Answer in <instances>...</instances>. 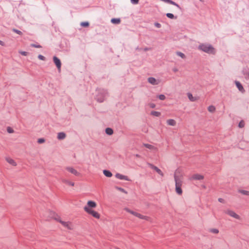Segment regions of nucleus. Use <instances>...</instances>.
<instances>
[{
	"label": "nucleus",
	"instance_id": "obj_1",
	"mask_svg": "<svg viewBox=\"0 0 249 249\" xmlns=\"http://www.w3.org/2000/svg\"><path fill=\"white\" fill-rule=\"evenodd\" d=\"M174 180L175 182V191L178 195L182 194L181 187L183 184L184 175L181 169H177L174 173Z\"/></svg>",
	"mask_w": 249,
	"mask_h": 249
},
{
	"label": "nucleus",
	"instance_id": "obj_2",
	"mask_svg": "<svg viewBox=\"0 0 249 249\" xmlns=\"http://www.w3.org/2000/svg\"><path fill=\"white\" fill-rule=\"evenodd\" d=\"M96 203L93 201H88L86 205L84 207V211L92 215L94 217L99 219L100 215V214L97 212L92 210V208H94L96 207Z\"/></svg>",
	"mask_w": 249,
	"mask_h": 249
},
{
	"label": "nucleus",
	"instance_id": "obj_3",
	"mask_svg": "<svg viewBox=\"0 0 249 249\" xmlns=\"http://www.w3.org/2000/svg\"><path fill=\"white\" fill-rule=\"evenodd\" d=\"M198 49L199 50H201L209 54H214L215 53V49L211 44H200L198 46Z\"/></svg>",
	"mask_w": 249,
	"mask_h": 249
},
{
	"label": "nucleus",
	"instance_id": "obj_4",
	"mask_svg": "<svg viewBox=\"0 0 249 249\" xmlns=\"http://www.w3.org/2000/svg\"><path fill=\"white\" fill-rule=\"evenodd\" d=\"M43 216L46 221H50L52 219L56 221L59 215L53 211L49 210L43 214Z\"/></svg>",
	"mask_w": 249,
	"mask_h": 249
},
{
	"label": "nucleus",
	"instance_id": "obj_5",
	"mask_svg": "<svg viewBox=\"0 0 249 249\" xmlns=\"http://www.w3.org/2000/svg\"><path fill=\"white\" fill-rule=\"evenodd\" d=\"M97 91V93L96 95V99L98 102L102 103L105 100L107 92L106 90L103 89H98Z\"/></svg>",
	"mask_w": 249,
	"mask_h": 249
},
{
	"label": "nucleus",
	"instance_id": "obj_6",
	"mask_svg": "<svg viewBox=\"0 0 249 249\" xmlns=\"http://www.w3.org/2000/svg\"><path fill=\"white\" fill-rule=\"evenodd\" d=\"M56 221L60 223L64 228H67L68 230L74 229V226L72 222L63 220L59 215Z\"/></svg>",
	"mask_w": 249,
	"mask_h": 249
},
{
	"label": "nucleus",
	"instance_id": "obj_7",
	"mask_svg": "<svg viewBox=\"0 0 249 249\" xmlns=\"http://www.w3.org/2000/svg\"><path fill=\"white\" fill-rule=\"evenodd\" d=\"M225 213L228 214V215L230 216L231 217H232L236 219H241V216L238 214H237L234 211L231 210L227 209L225 211Z\"/></svg>",
	"mask_w": 249,
	"mask_h": 249
},
{
	"label": "nucleus",
	"instance_id": "obj_8",
	"mask_svg": "<svg viewBox=\"0 0 249 249\" xmlns=\"http://www.w3.org/2000/svg\"><path fill=\"white\" fill-rule=\"evenodd\" d=\"M147 81L149 83L154 86L158 85L161 82V80L160 79H156L153 77L148 78Z\"/></svg>",
	"mask_w": 249,
	"mask_h": 249
},
{
	"label": "nucleus",
	"instance_id": "obj_9",
	"mask_svg": "<svg viewBox=\"0 0 249 249\" xmlns=\"http://www.w3.org/2000/svg\"><path fill=\"white\" fill-rule=\"evenodd\" d=\"M148 166L150 167L151 169L154 170L158 174H159L161 177H163L164 176V174L162 172V171L159 169L158 167L154 165L153 164L148 163Z\"/></svg>",
	"mask_w": 249,
	"mask_h": 249
},
{
	"label": "nucleus",
	"instance_id": "obj_10",
	"mask_svg": "<svg viewBox=\"0 0 249 249\" xmlns=\"http://www.w3.org/2000/svg\"><path fill=\"white\" fill-rule=\"evenodd\" d=\"M53 61L54 63L56 65L58 71H60L61 67V63L60 59L56 56H54L53 57Z\"/></svg>",
	"mask_w": 249,
	"mask_h": 249
},
{
	"label": "nucleus",
	"instance_id": "obj_11",
	"mask_svg": "<svg viewBox=\"0 0 249 249\" xmlns=\"http://www.w3.org/2000/svg\"><path fill=\"white\" fill-rule=\"evenodd\" d=\"M66 170L69 172L77 176H80V174L74 168L72 167H67Z\"/></svg>",
	"mask_w": 249,
	"mask_h": 249
},
{
	"label": "nucleus",
	"instance_id": "obj_12",
	"mask_svg": "<svg viewBox=\"0 0 249 249\" xmlns=\"http://www.w3.org/2000/svg\"><path fill=\"white\" fill-rule=\"evenodd\" d=\"M133 215H134V216H135L140 219H144V220H145L147 221H148L150 219V218L149 217H148L147 216L143 215L141 214V213H139L136 212H134Z\"/></svg>",
	"mask_w": 249,
	"mask_h": 249
},
{
	"label": "nucleus",
	"instance_id": "obj_13",
	"mask_svg": "<svg viewBox=\"0 0 249 249\" xmlns=\"http://www.w3.org/2000/svg\"><path fill=\"white\" fill-rule=\"evenodd\" d=\"M204 178V176L200 174H196L191 177V180H202Z\"/></svg>",
	"mask_w": 249,
	"mask_h": 249
},
{
	"label": "nucleus",
	"instance_id": "obj_14",
	"mask_svg": "<svg viewBox=\"0 0 249 249\" xmlns=\"http://www.w3.org/2000/svg\"><path fill=\"white\" fill-rule=\"evenodd\" d=\"M66 137V134L64 132H59L57 134V139L59 141L64 140Z\"/></svg>",
	"mask_w": 249,
	"mask_h": 249
},
{
	"label": "nucleus",
	"instance_id": "obj_15",
	"mask_svg": "<svg viewBox=\"0 0 249 249\" xmlns=\"http://www.w3.org/2000/svg\"><path fill=\"white\" fill-rule=\"evenodd\" d=\"M115 177L118 179H121V180H127V181H129L130 179L129 178H128V177L126 176H124V175H122V174H120L119 173H117L116 175H115Z\"/></svg>",
	"mask_w": 249,
	"mask_h": 249
},
{
	"label": "nucleus",
	"instance_id": "obj_16",
	"mask_svg": "<svg viewBox=\"0 0 249 249\" xmlns=\"http://www.w3.org/2000/svg\"><path fill=\"white\" fill-rule=\"evenodd\" d=\"M5 160L8 163L14 166H16L17 165L16 162L10 157H6Z\"/></svg>",
	"mask_w": 249,
	"mask_h": 249
},
{
	"label": "nucleus",
	"instance_id": "obj_17",
	"mask_svg": "<svg viewBox=\"0 0 249 249\" xmlns=\"http://www.w3.org/2000/svg\"><path fill=\"white\" fill-rule=\"evenodd\" d=\"M166 123L168 125L174 126L176 125L177 122L174 119H168L166 121Z\"/></svg>",
	"mask_w": 249,
	"mask_h": 249
},
{
	"label": "nucleus",
	"instance_id": "obj_18",
	"mask_svg": "<svg viewBox=\"0 0 249 249\" xmlns=\"http://www.w3.org/2000/svg\"><path fill=\"white\" fill-rule=\"evenodd\" d=\"M62 181L63 183H65L67 185H70L71 186H74V183L72 181H71L68 179L63 178L62 179Z\"/></svg>",
	"mask_w": 249,
	"mask_h": 249
},
{
	"label": "nucleus",
	"instance_id": "obj_19",
	"mask_svg": "<svg viewBox=\"0 0 249 249\" xmlns=\"http://www.w3.org/2000/svg\"><path fill=\"white\" fill-rule=\"evenodd\" d=\"M143 145L147 148H148V149H151L153 151H157V150H158L157 148H156L154 146L149 144L144 143V144H143Z\"/></svg>",
	"mask_w": 249,
	"mask_h": 249
},
{
	"label": "nucleus",
	"instance_id": "obj_20",
	"mask_svg": "<svg viewBox=\"0 0 249 249\" xmlns=\"http://www.w3.org/2000/svg\"><path fill=\"white\" fill-rule=\"evenodd\" d=\"M235 85H236L237 88L240 91H241L242 92L244 91V89L242 85L241 84V83L239 82L235 81Z\"/></svg>",
	"mask_w": 249,
	"mask_h": 249
},
{
	"label": "nucleus",
	"instance_id": "obj_21",
	"mask_svg": "<svg viewBox=\"0 0 249 249\" xmlns=\"http://www.w3.org/2000/svg\"><path fill=\"white\" fill-rule=\"evenodd\" d=\"M187 95L188 99L191 102H195L197 100V98L196 97H194L192 94L191 93H188Z\"/></svg>",
	"mask_w": 249,
	"mask_h": 249
},
{
	"label": "nucleus",
	"instance_id": "obj_22",
	"mask_svg": "<svg viewBox=\"0 0 249 249\" xmlns=\"http://www.w3.org/2000/svg\"><path fill=\"white\" fill-rule=\"evenodd\" d=\"M103 174L107 177L110 178L112 176V174L111 173V172H110L108 170H103Z\"/></svg>",
	"mask_w": 249,
	"mask_h": 249
},
{
	"label": "nucleus",
	"instance_id": "obj_23",
	"mask_svg": "<svg viewBox=\"0 0 249 249\" xmlns=\"http://www.w3.org/2000/svg\"><path fill=\"white\" fill-rule=\"evenodd\" d=\"M238 192L242 195H244L249 196V191L242 190V189H239L238 190Z\"/></svg>",
	"mask_w": 249,
	"mask_h": 249
},
{
	"label": "nucleus",
	"instance_id": "obj_24",
	"mask_svg": "<svg viewBox=\"0 0 249 249\" xmlns=\"http://www.w3.org/2000/svg\"><path fill=\"white\" fill-rule=\"evenodd\" d=\"M105 132H106V134L108 135H111L113 133V129L109 127L107 128L105 130Z\"/></svg>",
	"mask_w": 249,
	"mask_h": 249
},
{
	"label": "nucleus",
	"instance_id": "obj_25",
	"mask_svg": "<svg viewBox=\"0 0 249 249\" xmlns=\"http://www.w3.org/2000/svg\"><path fill=\"white\" fill-rule=\"evenodd\" d=\"M215 109H216V108H215V107L213 105H211V106H209L208 107V111L211 113L214 112L215 111Z\"/></svg>",
	"mask_w": 249,
	"mask_h": 249
},
{
	"label": "nucleus",
	"instance_id": "obj_26",
	"mask_svg": "<svg viewBox=\"0 0 249 249\" xmlns=\"http://www.w3.org/2000/svg\"><path fill=\"white\" fill-rule=\"evenodd\" d=\"M150 114L151 115L156 116V117H159L161 114L160 112L156 111H151Z\"/></svg>",
	"mask_w": 249,
	"mask_h": 249
},
{
	"label": "nucleus",
	"instance_id": "obj_27",
	"mask_svg": "<svg viewBox=\"0 0 249 249\" xmlns=\"http://www.w3.org/2000/svg\"><path fill=\"white\" fill-rule=\"evenodd\" d=\"M111 22L113 24H119L121 22V20L120 18H112Z\"/></svg>",
	"mask_w": 249,
	"mask_h": 249
},
{
	"label": "nucleus",
	"instance_id": "obj_28",
	"mask_svg": "<svg viewBox=\"0 0 249 249\" xmlns=\"http://www.w3.org/2000/svg\"><path fill=\"white\" fill-rule=\"evenodd\" d=\"M176 54L178 56L180 57L182 59H185L186 58L185 55L180 52H177Z\"/></svg>",
	"mask_w": 249,
	"mask_h": 249
},
{
	"label": "nucleus",
	"instance_id": "obj_29",
	"mask_svg": "<svg viewBox=\"0 0 249 249\" xmlns=\"http://www.w3.org/2000/svg\"><path fill=\"white\" fill-rule=\"evenodd\" d=\"M115 188L117 190L120 191V192H121L122 193H124L125 194H127V192L124 189L122 188L116 186V187H115Z\"/></svg>",
	"mask_w": 249,
	"mask_h": 249
},
{
	"label": "nucleus",
	"instance_id": "obj_30",
	"mask_svg": "<svg viewBox=\"0 0 249 249\" xmlns=\"http://www.w3.org/2000/svg\"><path fill=\"white\" fill-rule=\"evenodd\" d=\"M166 16L171 19H174L176 18V17H175L174 15L173 14L171 13H167L166 14Z\"/></svg>",
	"mask_w": 249,
	"mask_h": 249
},
{
	"label": "nucleus",
	"instance_id": "obj_31",
	"mask_svg": "<svg viewBox=\"0 0 249 249\" xmlns=\"http://www.w3.org/2000/svg\"><path fill=\"white\" fill-rule=\"evenodd\" d=\"M158 97L160 100H164L166 98L165 96L163 94H160L158 96Z\"/></svg>",
	"mask_w": 249,
	"mask_h": 249
},
{
	"label": "nucleus",
	"instance_id": "obj_32",
	"mask_svg": "<svg viewBox=\"0 0 249 249\" xmlns=\"http://www.w3.org/2000/svg\"><path fill=\"white\" fill-rule=\"evenodd\" d=\"M45 142V140L43 138H39L37 140V142L39 144L43 143Z\"/></svg>",
	"mask_w": 249,
	"mask_h": 249
},
{
	"label": "nucleus",
	"instance_id": "obj_33",
	"mask_svg": "<svg viewBox=\"0 0 249 249\" xmlns=\"http://www.w3.org/2000/svg\"><path fill=\"white\" fill-rule=\"evenodd\" d=\"M168 3L171 4L175 5L178 7H179V5L177 3H175V2H174L173 1H172L171 0H169V1L168 2Z\"/></svg>",
	"mask_w": 249,
	"mask_h": 249
},
{
	"label": "nucleus",
	"instance_id": "obj_34",
	"mask_svg": "<svg viewBox=\"0 0 249 249\" xmlns=\"http://www.w3.org/2000/svg\"><path fill=\"white\" fill-rule=\"evenodd\" d=\"M209 231L211 232H213L215 233H217L219 232L218 230L216 229H211Z\"/></svg>",
	"mask_w": 249,
	"mask_h": 249
},
{
	"label": "nucleus",
	"instance_id": "obj_35",
	"mask_svg": "<svg viewBox=\"0 0 249 249\" xmlns=\"http://www.w3.org/2000/svg\"><path fill=\"white\" fill-rule=\"evenodd\" d=\"M81 25L83 27H88L89 25L88 22H83L81 23Z\"/></svg>",
	"mask_w": 249,
	"mask_h": 249
},
{
	"label": "nucleus",
	"instance_id": "obj_36",
	"mask_svg": "<svg viewBox=\"0 0 249 249\" xmlns=\"http://www.w3.org/2000/svg\"><path fill=\"white\" fill-rule=\"evenodd\" d=\"M7 131L9 133H14V131L13 128H12L10 127H8L7 128Z\"/></svg>",
	"mask_w": 249,
	"mask_h": 249
},
{
	"label": "nucleus",
	"instance_id": "obj_37",
	"mask_svg": "<svg viewBox=\"0 0 249 249\" xmlns=\"http://www.w3.org/2000/svg\"><path fill=\"white\" fill-rule=\"evenodd\" d=\"M124 210L127 212L133 214L134 211H133L127 208H125Z\"/></svg>",
	"mask_w": 249,
	"mask_h": 249
},
{
	"label": "nucleus",
	"instance_id": "obj_38",
	"mask_svg": "<svg viewBox=\"0 0 249 249\" xmlns=\"http://www.w3.org/2000/svg\"><path fill=\"white\" fill-rule=\"evenodd\" d=\"M19 53L22 55L26 56L27 55L28 53L24 51H19Z\"/></svg>",
	"mask_w": 249,
	"mask_h": 249
},
{
	"label": "nucleus",
	"instance_id": "obj_39",
	"mask_svg": "<svg viewBox=\"0 0 249 249\" xmlns=\"http://www.w3.org/2000/svg\"><path fill=\"white\" fill-rule=\"evenodd\" d=\"M139 0H130L131 2L133 4H137L139 3Z\"/></svg>",
	"mask_w": 249,
	"mask_h": 249
},
{
	"label": "nucleus",
	"instance_id": "obj_40",
	"mask_svg": "<svg viewBox=\"0 0 249 249\" xmlns=\"http://www.w3.org/2000/svg\"><path fill=\"white\" fill-rule=\"evenodd\" d=\"M38 58L40 59V60H45V58L44 56L41 55V54H39L38 56Z\"/></svg>",
	"mask_w": 249,
	"mask_h": 249
},
{
	"label": "nucleus",
	"instance_id": "obj_41",
	"mask_svg": "<svg viewBox=\"0 0 249 249\" xmlns=\"http://www.w3.org/2000/svg\"><path fill=\"white\" fill-rule=\"evenodd\" d=\"M13 31L15 33H16L17 34H19V35H21L22 34V33L21 31H19V30H18L17 29H13Z\"/></svg>",
	"mask_w": 249,
	"mask_h": 249
},
{
	"label": "nucleus",
	"instance_id": "obj_42",
	"mask_svg": "<svg viewBox=\"0 0 249 249\" xmlns=\"http://www.w3.org/2000/svg\"><path fill=\"white\" fill-rule=\"evenodd\" d=\"M149 106L150 107H151L152 108H154L156 107V105L154 103H150L149 104Z\"/></svg>",
	"mask_w": 249,
	"mask_h": 249
},
{
	"label": "nucleus",
	"instance_id": "obj_43",
	"mask_svg": "<svg viewBox=\"0 0 249 249\" xmlns=\"http://www.w3.org/2000/svg\"><path fill=\"white\" fill-rule=\"evenodd\" d=\"M31 46L35 47V48H40L41 47V46L39 45H36V44H31Z\"/></svg>",
	"mask_w": 249,
	"mask_h": 249
},
{
	"label": "nucleus",
	"instance_id": "obj_44",
	"mask_svg": "<svg viewBox=\"0 0 249 249\" xmlns=\"http://www.w3.org/2000/svg\"><path fill=\"white\" fill-rule=\"evenodd\" d=\"M154 25L156 27L159 28L161 27V25L159 23H158V22L155 23Z\"/></svg>",
	"mask_w": 249,
	"mask_h": 249
},
{
	"label": "nucleus",
	"instance_id": "obj_45",
	"mask_svg": "<svg viewBox=\"0 0 249 249\" xmlns=\"http://www.w3.org/2000/svg\"><path fill=\"white\" fill-rule=\"evenodd\" d=\"M218 201L221 202V203H224L225 202V201L224 200V199L222 198H219L218 199Z\"/></svg>",
	"mask_w": 249,
	"mask_h": 249
},
{
	"label": "nucleus",
	"instance_id": "obj_46",
	"mask_svg": "<svg viewBox=\"0 0 249 249\" xmlns=\"http://www.w3.org/2000/svg\"><path fill=\"white\" fill-rule=\"evenodd\" d=\"M244 126V124L243 122H240V123L239 124V127H243Z\"/></svg>",
	"mask_w": 249,
	"mask_h": 249
},
{
	"label": "nucleus",
	"instance_id": "obj_47",
	"mask_svg": "<svg viewBox=\"0 0 249 249\" xmlns=\"http://www.w3.org/2000/svg\"><path fill=\"white\" fill-rule=\"evenodd\" d=\"M0 45H1V46H4L5 43L1 40H0Z\"/></svg>",
	"mask_w": 249,
	"mask_h": 249
},
{
	"label": "nucleus",
	"instance_id": "obj_48",
	"mask_svg": "<svg viewBox=\"0 0 249 249\" xmlns=\"http://www.w3.org/2000/svg\"><path fill=\"white\" fill-rule=\"evenodd\" d=\"M136 157H138V158H140V156L139 155H138V154H136Z\"/></svg>",
	"mask_w": 249,
	"mask_h": 249
},
{
	"label": "nucleus",
	"instance_id": "obj_49",
	"mask_svg": "<svg viewBox=\"0 0 249 249\" xmlns=\"http://www.w3.org/2000/svg\"><path fill=\"white\" fill-rule=\"evenodd\" d=\"M200 0V1H203V0Z\"/></svg>",
	"mask_w": 249,
	"mask_h": 249
}]
</instances>
